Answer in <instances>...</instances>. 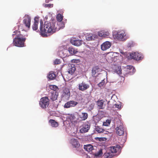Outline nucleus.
<instances>
[{"label":"nucleus","instance_id":"nucleus-1","mask_svg":"<svg viewBox=\"0 0 158 158\" xmlns=\"http://www.w3.org/2000/svg\"><path fill=\"white\" fill-rule=\"evenodd\" d=\"M40 34L43 37L47 36L48 34H52L58 31L56 27V23L52 22L46 21L44 23L43 28V22L42 20L40 21Z\"/></svg>","mask_w":158,"mask_h":158},{"label":"nucleus","instance_id":"nucleus-2","mask_svg":"<svg viewBox=\"0 0 158 158\" xmlns=\"http://www.w3.org/2000/svg\"><path fill=\"white\" fill-rule=\"evenodd\" d=\"M15 35V37L13 39V42L14 45L20 47H24L26 40L25 36L21 34L20 32L17 30L14 31L12 34L13 37Z\"/></svg>","mask_w":158,"mask_h":158},{"label":"nucleus","instance_id":"nucleus-27","mask_svg":"<svg viewBox=\"0 0 158 158\" xmlns=\"http://www.w3.org/2000/svg\"><path fill=\"white\" fill-rule=\"evenodd\" d=\"M126 69H127V73H126V74H128L129 75H131L133 74V73L131 72V71H130L132 69V70H133V67L131 66H129L128 65L126 67Z\"/></svg>","mask_w":158,"mask_h":158},{"label":"nucleus","instance_id":"nucleus-24","mask_svg":"<svg viewBox=\"0 0 158 158\" xmlns=\"http://www.w3.org/2000/svg\"><path fill=\"white\" fill-rule=\"evenodd\" d=\"M68 51L69 53L72 55L76 54L78 52L77 49H76L72 47H69V48Z\"/></svg>","mask_w":158,"mask_h":158},{"label":"nucleus","instance_id":"nucleus-34","mask_svg":"<svg viewBox=\"0 0 158 158\" xmlns=\"http://www.w3.org/2000/svg\"><path fill=\"white\" fill-rule=\"evenodd\" d=\"M105 81H104V79H103L102 81L98 84V86L101 87L102 86H103L105 84Z\"/></svg>","mask_w":158,"mask_h":158},{"label":"nucleus","instance_id":"nucleus-42","mask_svg":"<svg viewBox=\"0 0 158 158\" xmlns=\"http://www.w3.org/2000/svg\"><path fill=\"white\" fill-rule=\"evenodd\" d=\"M91 37H91V36L90 37H90H88V39H89V40H90H90H91Z\"/></svg>","mask_w":158,"mask_h":158},{"label":"nucleus","instance_id":"nucleus-21","mask_svg":"<svg viewBox=\"0 0 158 158\" xmlns=\"http://www.w3.org/2000/svg\"><path fill=\"white\" fill-rule=\"evenodd\" d=\"M56 75L54 72H50L48 75V78L50 80H54L55 79Z\"/></svg>","mask_w":158,"mask_h":158},{"label":"nucleus","instance_id":"nucleus-9","mask_svg":"<svg viewBox=\"0 0 158 158\" xmlns=\"http://www.w3.org/2000/svg\"><path fill=\"white\" fill-rule=\"evenodd\" d=\"M89 85L88 84H86L85 82H82L81 83L78 84V89L81 91H84L88 89Z\"/></svg>","mask_w":158,"mask_h":158},{"label":"nucleus","instance_id":"nucleus-40","mask_svg":"<svg viewBox=\"0 0 158 158\" xmlns=\"http://www.w3.org/2000/svg\"><path fill=\"white\" fill-rule=\"evenodd\" d=\"M115 107L118 109H120L121 108V104H115Z\"/></svg>","mask_w":158,"mask_h":158},{"label":"nucleus","instance_id":"nucleus-35","mask_svg":"<svg viewBox=\"0 0 158 158\" xmlns=\"http://www.w3.org/2000/svg\"><path fill=\"white\" fill-rule=\"evenodd\" d=\"M95 139L97 140H98L100 141H102L105 140L106 139V138L104 137H96Z\"/></svg>","mask_w":158,"mask_h":158},{"label":"nucleus","instance_id":"nucleus-16","mask_svg":"<svg viewBox=\"0 0 158 158\" xmlns=\"http://www.w3.org/2000/svg\"><path fill=\"white\" fill-rule=\"evenodd\" d=\"M120 148V146L119 145H116L110 147L109 150L114 154V153H115L119 150Z\"/></svg>","mask_w":158,"mask_h":158},{"label":"nucleus","instance_id":"nucleus-25","mask_svg":"<svg viewBox=\"0 0 158 158\" xmlns=\"http://www.w3.org/2000/svg\"><path fill=\"white\" fill-rule=\"evenodd\" d=\"M49 122L51 124V125L52 127H57L58 126V123L53 119H50L49 120Z\"/></svg>","mask_w":158,"mask_h":158},{"label":"nucleus","instance_id":"nucleus-15","mask_svg":"<svg viewBox=\"0 0 158 158\" xmlns=\"http://www.w3.org/2000/svg\"><path fill=\"white\" fill-rule=\"evenodd\" d=\"M105 152L104 153L103 156L105 158H111L114 157V155L109 150L105 151Z\"/></svg>","mask_w":158,"mask_h":158},{"label":"nucleus","instance_id":"nucleus-38","mask_svg":"<svg viewBox=\"0 0 158 158\" xmlns=\"http://www.w3.org/2000/svg\"><path fill=\"white\" fill-rule=\"evenodd\" d=\"M103 32H104V37H105L109 35V33L108 31H103Z\"/></svg>","mask_w":158,"mask_h":158},{"label":"nucleus","instance_id":"nucleus-12","mask_svg":"<svg viewBox=\"0 0 158 158\" xmlns=\"http://www.w3.org/2000/svg\"><path fill=\"white\" fill-rule=\"evenodd\" d=\"M111 43L109 41H106L101 45V49L103 51H105L109 49L111 46Z\"/></svg>","mask_w":158,"mask_h":158},{"label":"nucleus","instance_id":"nucleus-5","mask_svg":"<svg viewBox=\"0 0 158 158\" xmlns=\"http://www.w3.org/2000/svg\"><path fill=\"white\" fill-rule=\"evenodd\" d=\"M31 18L27 15H25L23 18V23L26 28L28 29L30 28Z\"/></svg>","mask_w":158,"mask_h":158},{"label":"nucleus","instance_id":"nucleus-29","mask_svg":"<svg viewBox=\"0 0 158 158\" xmlns=\"http://www.w3.org/2000/svg\"><path fill=\"white\" fill-rule=\"evenodd\" d=\"M97 104L99 109H103V102L102 100H98L97 102Z\"/></svg>","mask_w":158,"mask_h":158},{"label":"nucleus","instance_id":"nucleus-14","mask_svg":"<svg viewBox=\"0 0 158 158\" xmlns=\"http://www.w3.org/2000/svg\"><path fill=\"white\" fill-rule=\"evenodd\" d=\"M49 95L50 99L52 101H54L57 99L58 96V93L56 91H53L50 93Z\"/></svg>","mask_w":158,"mask_h":158},{"label":"nucleus","instance_id":"nucleus-7","mask_svg":"<svg viewBox=\"0 0 158 158\" xmlns=\"http://www.w3.org/2000/svg\"><path fill=\"white\" fill-rule=\"evenodd\" d=\"M116 132L117 134L119 136H121L124 134V128L123 124L120 123L118 125L116 129Z\"/></svg>","mask_w":158,"mask_h":158},{"label":"nucleus","instance_id":"nucleus-6","mask_svg":"<svg viewBox=\"0 0 158 158\" xmlns=\"http://www.w3.org/2000/svg\"><path fill=\"white\" fill-rule=\"evenodd\" d=\"M70 143L74 148L78 149V151L82 152L83 150L81 148V145L78 140L75 139H72L70 140Z\"/></svg>","mask_w":158,"mask_h":158},{"label":"nucleus","instance_id":"nucleus-37","mask_svg":"<svg viewBox=\"0 0 158 158\" xmlns=\"http://www.w3.org/2000/svg\"><path fill=\"white\" fill-rule=\"evenodd\" d=\"M54 63L55 64H58L60 63V60L56 59L55 60Z\"/></svg>","mask_w":158,"mask_h":158},{"label":"nucleus","instance_id":"nucleus-39","mask_svg":"<svg viewBox=\"0 0 158 158\" xmlns=\"http://www.w3.org/2000/svg\"><path fill=\"white\" fill-rule=\"evenodd\" d=\"M117 73L118 74H120L122 73V70L121 68H118V69L116 70Z\"/></svg>","mask_w":158,"mask_h":158},{"label":"nucleus","instance_id":"nucleus-22","mask_svg":"<svg viewBox=\"0 0 158 158\" xmlns=\"http://www.w3.org/2000/svg\"><path fill=\"white\" fill-rule=\"evenodd\" d=\"M76 70V68L75 67L74 65H73L69 67L68 72L69 73L71 74H73L74 73Z\"/></svg>","mask_w":158,"mask_h":158},{"label":"nucleus","instance_id":"nucleus-11","mask_svg":"<svg viewBox=\"0 0 158 158\" xmlns=\"http://www.w3.org/2000/svg\"><path fill=\"white\" fill-rule=\"evenodd\" d=\"M78 103L74 101H70L65 103L64 107L65 108H69L71 107H74L76 106Z\"/></svg>","mask_w":158,"mask_h":158},{"label":"nucleus","instance_id":"nucleus-13","mask_svg":"<svg viewBox=\"0 0 158 158\" xmlns=\"http://www.w3.org/2000/svg\"><path fill=\"white\" fill-rule=\"evenodd\" d=\"M90 125L89 124H85L82 128L80 130L81 133H84L88 132L90 128Z\"/></svg>","mask_w":158,"mask_h":158},{"label":"nucleus","instance_id":"nucleus-26","mask_svg":"<svg viewBox=\"0 0 158 158\" xmlns=\"http://www.w3.org/2000/svg\"><path fill=\"white\" fill-rule=\"evenodd\" d=\"M105 150L101 149L99 151L95 154V156L96 157H100L102 156V155L103 152H104Z\"/></svg>","mask_w":158,"mask_h":158},{"label":"nucleus","instance_id":"nucleus-36","mask_svg":"<svg viewBox=\"0 0 158 158\" xmlns=\"http://www.w3.org/2000/svg\"><path fill=\"white\" fill-rule=\"evenodd\" d=\"M104 32L102 31L98 32V36L101 37H103Z\"/></svg>","mask_w":158,"mask_h":158},{"label":"nucleus","instance_id":"nucleus-41","mask_svg":"<svg viewBox=\"0 0 158 158\" xmlns=\"http://www.w3.org/2000/svg\"><path fill=\"white\" fill-rule=\"evenodd\" d=\"M110 122H109H109H108V123H104L103 124L104 126H108V125L110 124Z\"/></svg>","mask_w":158,"mask_h":158},{"label":"nucleus","instance_id":"nucleus-19","mask_svg":"<svg viewBox=\"0 0 158 158\" xmlns=\"http://www.w3.org/2000/svg\"><path fill=\"white\" fill-rule=\"evenodd\" d=\"M70 92L69 89L68 88H65L64 90V92L63 94V97L66 98H69L70 96Z\"/></svg>","mask_w":158,"mask_h":158},{"label":"nucleus","instance_id":"nucleus-31","mask_svg":"<svg viewBox=\"0 0 158 158\" xmlns=\"http://www.w3.org/2000/svg\"><path fill=\"white\" fill-rule=\"evenodd\" d=\"M63 16L60 14H58L56 16V18L58 21L59 22H61L63 19Z\"/></svg>","mask_w":158,"mask_h":158},{"label":"nucleus","instance_id":"nucleus-17","mask_svg":"<svg viewBox=\"0 0 158 158\" xmlns=\"http://www.w3.org/2000/svg\"><path fill=\"white\" fill-rule=\"evenodd\" d=\"M70 42L73 45L78 46L82 44L83 41L81 40H72Z\"/></svg>","mask_w":158,"mask_h":158},{"label":"nucleus","instance_id":"nucleus-18","mask_svg":"<svg viewBox=\"0 0 158 158\" xmlns=\"http://www.w3.org/2000/svg\"><path fill=\"white\" fill-rule=\"evenodd\" d=\"M88 114L87 113L82 112L81 114L79 115V118L80 120H85L88 118Z\"/></svg>","mask_w":158,"mask_h":158},{"label":"nucleus","instance_id":"nucleus-32","mask_svg":"<svg viewBox=\"0 0 158 158\" xmlns=\"http://www.w3.org/2000/svg\"><path fill=\"white\" fill-rule=\"evenodd\" d=\"M59 27V28H57V29H58V30L60 29L63 28L64 27L65 24L64 22H59L57 23Z\"/></svg>","mask_w":158,"mask_h":158},{"label":"nucleus","instance_id":"nucleus-20","mask_svg":"<svg viewBox=\"0 0 158 158\" xmlns=\"http://www.w3.org/2000/svg\"><path fill=\"white\" fill-rule=\"evenodd\" d=\"M84 149L88 152H91L94 149L93 146L90 144L84 145Z\"/></svg>","mask_w":158,"mask_h":158},{"label":"nucleus","instance_id":"nucleus-8","mask_svg":"<svg viewBox=\"0 0 158 158\" xmlns=\"http://www.w3.org/2000/svg\"><path fill=\"white\" fill-rule=\"evenodd\" d=\"M131 58L136 60H138L142 59V55L137 52L131 53L130 54Z\"/></svg>","mask_w":158,"mask_h":158},{"label":"nucleus","instance_id":"nucleus-3","mask_svg":"<svg viewBox=\"0 0 158 158\" xmlns=\"http://www.w3.org/2000/svg\"><path fill=\"white\" fill-rule=\"evenodd\" d=\"M113 35L115 38L123 41H125L127 38L125 32L123 31H117L115 34H114Z\"/></svg>","mask_w":158,"mask_h":158},{"label":"nucleus","instance_id":"nucleus-33","mask_svg":"<svg viewBox=\"0 0 158 158\" xmlns=\"http://www.w3.org/2000/svg\"><path fill=\"white\" fill-rule=\"evenodd\" d=\"M50 89L52 90H53V91H56L57 90H58V87L54 85H50L49 86Z\"/></svg>","mask_w":158,"mask_h":158},{"label":"nucleus","instance_id":"nucleus-10","mask_svg":"<svg viewBox=\"0 0 158 158\" xmlns=\"http://www.w3.org/2000/svg\"><path fill=\"white\" fill-rule=\"evenodd\" d=\"M39 22V17H35L34 18V21L33 24L32 26V29L34 31L38 30V25Z\"/></svg>","mask_w":158,"mask_h":158},{"label":"nucleus","instance_id":"nucleus-23","mask_svg":"<svg viewBox=\"0 0 158 158\" xmlns=\"http://www.w3.org/2000/svg\"><path fill=\"white\" fill-rule=\"evenodd\" d=\"M99 68L98 66H96L92 68V73L93 76L94 77L97 73L99 71Z\"/></svg>","mask_w":158,"mask_h":158},{"label":"nucleus","instance_id":"nucleus-28","mask_svg":"<svg viewBox=\"0 0 158 158\" xmlns=\"http://www.w3.org/2000/svg\"><path fill=\"white\" fill-rule=\"evenodd\" d=\"M95 130L96 131L99 133L103 132L105 130L99 126H96L95 128Z\"/></svg>","mask_w":158,"mask_h":158},{"label":"nucleus","instance_id":"nucleus-4","mask_svg":"<svg viewBox=\"0 0 158 158\" xmlns=\"http://www.w3.org/2000/svg\"><path fill=\"white\" fill-rule=\"evenodd\" d=\"M49 104V100L47 97L41 98L40 100L39 104L43 109H45L48 107Z\"/></svg>","mask_w":158,"mask_h":158},{"label":"nucleus","instance_id":"nucleus-30","mask_svg":"<svg viewBox=\"0 0 158 158\" xmlns=\"http://www.w3.org/2000/svg\"><path fill=\"white\" fill-rule=\"evenodd\" d=\"M67 119L70 120V121H72L75 118V116L73 114H69L66 117Z\"/></svg>","mask_w":158,"mask_h":158}]
</instances>
